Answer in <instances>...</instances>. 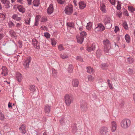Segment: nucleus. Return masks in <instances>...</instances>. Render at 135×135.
I'll list each match as a JSON object with an SVG mask.
<instances>
[{"label":"nucleus","mask_w":135,"mask_h":135,"mask_svg":"<svg viewBox=\"0 0 135 135\" xmlns=\"http://www.w3.org/2000/svg\"><path fill=\"white\" fill-rule=\"evenodd\" d=\"M103 42L104 45V51L106 54H108L111 48V43L108 39L104 40Z\"/></svg>","instance_id":"obj_1"},{"label":"nucleus","mask_w":135,"mask_h":135,"mask_svg":"<svg viewBox=\"0 0 135 135\" xmlns=\"http://www.w3.org/2000/svg\"><path fill=\"white\" fill-rule=\"evenodd\" d=\"M131 121L129 119H123L121 121L120 125L122 128L126 129L129 127L131 125Z\"/></svg>","instance_id":"obj_2"},{"label":"nucleus","mask_w":135,"mask_h":135,"mask_svg":"<svg viewBox=\"0 0 135 135\" xmlns=\"http://www.w3.org/2000/svg\"><path fill=\"white\" fill-rule=\"evenodd\" d=\"M64 99L65 104L68 106H70L73 101V99L72 96L68 94L65 95Z\"/></svg>","instance_id":"obj_3"},{"label":"nucleus","mask_w":135,"mask_h":135,"mask_svg":"<svg viewBox=\"0 0 135 135\" xmlns=\"http://www.w3.org/2000/svg\"><path fill=\"white\" fill-rule=\"evenodd\" d=\"M105 29L104 26L101 23L98 24L97 26L95 29L96 32H102Z\"/></svg>","instance_id":"obj_4"},{"label":"nucleus","mask_w":135,"mask_h":135,"mask_svg":"<svg viewBox=\"0 0 135 135\" xmlns=\"http://www.w3.org/2000/svg\"><path fill=\"white\" fill-rule=\"evenodd\" d=\"M65 13L70 15L72 13L73 11V6L72 5H70L66 7L65 9Z\"/></svg>","instance_id":"obj_5"},{"label":"nucleus","mask_w":135,"mask_h":135,"mask_svg":"<svg viewBox=\"0 0 135 135\" xmlns=\"http://www.w3.org/2000/svg\"><path fill=\"white\" fill-rule=\"evenodd\" d=\"M110 128L112 132H114L116 130L117 125L116 122L114 121L111 122L110 124Z\"/></svg>","instance_id":"obj_6"},{"label":"nucleus","mask_w":135,"mask_h":135,"mask_svg":"<svg viewBox=\"0 0 135 135\" xmlns=\"http://www.w3.org/2000/svg\"><path fill=\"white\" fill-rule=\"evenodd\" d=\"M108 128L107 127H103L100 128L99 130V132L102 135H106L108 132Z\"/></svg>","instance_id":"obj_7"},{"label":"nucleus","mask_w":135,"mask_h":135,"mask_svg":"<svg viewBox=\"0 0 135 135\" xmlns=\"http://www.w3.org/2000/svg\"><path fill=\"white\" fill-rule=\"evenodd\" d=\"M31 57H28L26 58L24 61L23 65L26 68L28 67L29 64L31 62Z\"/></svg>","instance_id":"obj_8"},{"label":"nucleus","mask_w":135,"mask_h":135,"mask_svg":"<svg viewBox=\"0 0 135 135\" xmlns=\"http://www.w3.org/2000/svg\"><path fill=\"white\" fill-rule=\"evenodd\" d=\"M80 108L81 110L84 111H86L87 110V105L86 102L83 100L80 101Z\"/></svg>","instance_id":"obj_9"},{"label":"nucleus","mask_w":135,"mask_h":135,"mask_svg":"<svg viewBox=\"0 0 135 135\" xmlns=\"http://www.w3.org/2000/svg\"><path fill=\"white\" fill-rule=\"evenodd\" d=\"M1 70L2 71L1 74L4 76H7L8 72V69L5 66H3L1 68Z\"/></svg>","instance_id":"obj_10"},{"label":"nucleus","mask_w":135,"mask_h":135,"mask_svg":"<svg viewBox=\"0 0 135 135\" xmlns=\"http://www.w3.org/2000/svg\"><path fill=\"white\" fill-rule=\"evenodd\" d=\"M51 106L48 105H45L44 108V111L45 113L46 114H48L51 111Z\"/></svg>","instance_id":"obj_11"},{"label":"nucleus","mask_w":135,"mask_h":135,"mask_svg":"<svg viewBox=\"0 0 135 135\" xmlns=\"http://www.w3.org/2000/svg\"><path fill=\"white\" fill-rule=\"evenodd\" d=\"M32 44L34 47L37 49H38L40 48V44L35 39H33L32 40Z\"/></svg>","instance_id":"obj_12"},{"label":"nucleus","mask_w":135,"mask_h":135,"mask_svg":"<svg viewBox=\"0 0 135 135\" xmlns=\"http://www.w3.org/2000/svg\"><path fill=\"white\" fill-rule=\"evenodd\" d=\"M54 11V7L52 4H51L50 5L47 10L48 14H51Z\"/></svg>","instance_id":"obj_13"},{"label":"nucleus","mask_w":135,"mask_h":135,"mask_svg":"<svg viewBox=\"0 0 135 135\" xmlns=\"http://www.w3.org/2000/svg\"><path fill=\"white\" fill-rule=\"evenodd\" d=\"M26 126L22 124L19 128V129L20 132L22 133L25 134L26 133Z\"/></svg>","instance_id":"obj_14"},{"label":"nucleus","mask_w":135,"mask_h":135,"mask_svg":"<svg viewBox=\"0 0 135 135\" xmlns=\"http://www.w3.org/2000/svg\"><path fill=\"white\" fill-rule=\"evenodd\" d=\"M96 44L94 43L90 47H87L86 50L89 52L94 50L95 49Z\"/></svg>","instance_id":"obj_15"},{"label":"nucleus","mask_w":135,"mask_h":135,"mask_svg":"<svg viewBox=\"0 0 135 135\" xmlns=\"http://www.w3.org/2000/svg\"><path fill=\"white\" fill-rule=\"evenodd\" d=\"M79 6L81 9H84L86 6V4L84 2L81 1L79 3Z\"/></svg>","instance_id":"obj_16"},{"label":"nucleus","mask_w":135,"mask_h":135,"mask_svg":"<svg viewBox=\"0 0 135 135\" xmlns=\"http://www.w3.org/2000/svg\"><path fill=\"white\" fill-rule=\"evenodd\" d=\"M79 84L78 80L76 79H74L73 80L72 84L73 86L77 87Z\"/></svg>","instance_id":"obj_17"},{"label":"nucleus","mask_w":135,"mask_h":135,"mask_svg":"<svg viewBox=\"0 0 135 135\" xmlns=\"http://www.w3.org/2000/svg\"><path fill=\"white\" fill-rule=\"evenodd\" d=\"M76 38L78 43L79 44H82L84 40V37L77 35L76 36Z\"/></svg>","instance_id":"obj_18"},{"label":"nucleus","mask_w":135,"mask_h":135,"mask_svg":"<svg viewBox=\"0 0 135 135\" xmlns=\"http://www.w3.org/2000/svg\"><path fill=\"white\" fill-rule=\"evenodd\" d=\"M31 16L30 15H28L27 17H26L25 19V23L26 25H30V22Z\"/></svg>","instance_id":"obj_19"},{"label":"nucleus","mask_w":135,"mask_h":135,"mask_svg":"<svg viewBox=\"0 0 135 135\" xmlns=\"http://www.w3.org/2000/svg\"><path fill=\"white\" fill-rule=\"evenodd\" d=\"M16 77L17 80L19 82H20L22 79V77L21 74L19 73H17L16 74Z\"/></svg>","instance_id":"obj_20"},{"label":"nucleus","mask_w":135,"mask_h":135,"mask_svg":"<svg viewBox=\"0 0 135 135\" xmlns=\"http://www.w3.org/2000/svg\"><path fill=\"white\" fill-rule=\"evenodd\" d=\"M50 41L52 46L53 47L55 46L57 43V40L54 38H51Z\"/></svg>","instance_id":"obj_21"},{"label":"nucleus","mask_w":135,"mask_h":135,"mask_svg":"<svg viewBox=\"0 0 135 135\" xmlns=\"http://www.w3.org/2000/svg\"><path fill=\"white\" fill-rule=\"evenodd\" d=\"M17 8L20 12L22 13H23L25 12V8L23 6L21 5L19 6H18Z\"/></svg>","instance_id":"obj_22"},{"label":"nucleus","mask_w":135,"mask_h":135,"mask_svg":"<svg viewBox=\"0 0 135 135\" xmlns=\"http://www.w3.org/2000/svg\"><path fill=\"white\" fill-rule=\"evenodd\" d=\"M87 72L89 73H93L94 72V70L93 68L90 67H87Z\"/></svg>","instance_id":"obj_23"},{"label":"nucleus","mask_w":135,"mask_h":135,"mask_svg":"<svg viewBox=\"0 0 135 135\" xmlns=\"http://www.w3.org/2000/svg\"><path fill=\"white\" fill-rule=\"evenodd\" d=\"M33 4L35 6H38L40 4L39 0H34L33 2Z\"/></svg>","instance_id":"obj_24"},{"label":"nucleus","mask_w":135,"mask_h":135,"mask_svg":"<svg viewBox=\"0 0 135 135\" xmlns=\"http://www.w3.org/2000/svg\"><path fill=\"white\" fill-rule=\"evenodd\" d=\"M12 18L16 21H19L21 20V18L20 17H18L17 15L16 14L12 16Z\"/></svg>","instance_id":"obj_25"},{"label":"nucleus","mask_w":135,"mask_h":135,"mask_svg":"<svg viewBox=\"0 0 135 135\" xmlns=\"http://www.w3.org/2000/svg\"><path fill=\"white\" fill-rule=\"evenodd\" d=\"M125 38L126 42L127 43H129L131 39L129 36L128 34H126L125 36Z\"/></svg>","instance_id":"obj_26"},{"label":"nucleus","mask_w":135,"mask_h":135,"mask_svg":"<svg viewBox=\"0 0 135 135\" xmlns=\"http://www.w3.org/2000/svg\"><path fill=\"white\" fill-rule=\"evenodd\" d=\"M2 3L4 4H6L7 5V7H9V1L8 0H1Z\"/></svg>","instance_id":"obj_27"},{"label":"nucleus","mask_w":135,"mask_h":135,"mask_svg":"<svg viewBox=\"0 0 135 135\" xmlns=\"http://www.w3.org/2000/svg\"><path fill=\"white\" fill-rule=\"evenodd\" d=\"M30 89L31 92L33 93L36 90V88L34 85H31L30 86Z\"/></svg>","instance_id":"obj_28"},{"label":"nucleus","mask_w":135,"mask_h":135,"mask_svg":"<svg viewBox=\"0 0 135 135\" xmlns=\"http://www.w3.org/2000/svg\"><path fill=\"white\" fill-rule=\"evenodd\" d=\"M101 10L103 11V12H105L106 11V7L105 5L102 4L100 5Z\"/></svg>","instance_id":"obj_29"},{"label":"nucleus","mask_w":135,"mask_h":135,"mask_svg":"<svg viewBox=\"0 0 135 135\" xmlns=\"http://www.w3.org/2000/svg\"><path fill=\"white\" fill-rule=\"evenodd\" d=\"M92 27V24L91 22H89L87 24L86 28L87 29L89 30H90Z\"/></svg>","instance_id":"obj_30"},{"label":"nucleus","mask_w":135,"mask_h":135,"mask_svg":"<svg viewBox=\"0 0 135 135\" xmlns=\"http://www.w3.org/2000/svg\"><path fill=\"white\" fill-rule=\"evenodd\" d=\"M87 78L88 79V81H93L94 79V78L91 75H89L88 76Z\"/></svg>","instance_id":"obj_31"},{"label":"nucleus","mask_w":135,"mask_h":135,"mask_svg":"<svg viewBox=\"0 0 135 135\" xmlns=\"http://www.w3.org/2000/svg\"><path fill=\"white\" fill-rule=\"evenodd\" d=\"M52 70L53 75L55 78H56L57 76V71L54 69H52Z\"/></svg>","instance_id":"obj_32"},{"label":"nucleus","mask_w":135,"mask_h":135,"mask_svg":"<svg viewBox=\"0 0 135 135\" xmlns=\"http://www.w3.org/2000/svg\"><path fill=\"white\" fill-rule=\"evenodd\" d=\"M73 67L71 65H70L69 66L68 71L69 73H71L73 71Z\"/></svg>","instance_id":"obj_33"},{"label":"nucleus","mask_w":135,"mask_h":135,"mask_svg":"<svg viewBox=\"0 0 135 135\" xmlns=\"http://www.w3.org/2000/svg\"><path fill=\"white\" fill-rule=\"evenodd\" d=\"M127 61L129 63L131 64L133 62L134 60L132 58L129 57L127 58Z\"/></svg>","instance_id":"obj_34"},{"label":"nucleus","mask_w":135,"mask_h":135,"mask_svg":"<svg viewBox=\"0 0 135 135\" xmlns=\"http://www.w3.org/2000/svg\"><path fill=\"white\" fill-rule=\"evenodd\" d=\"M9 33L11 36L12 37H14L16 38V34L15 32H14L13 30H11L9 31Z\"/></svg>","instance_id":"obj_35"},{"label":"nucleus","mask_w":135,"mask_h":135,"mask_svg":"<svg viewBox=\"0 0 135 135\" xmlns=\"http://www.w3.org/2000/svg\"><path fill=\"white\" fill-rule=\"evenodd\" d=\"M5 15L3 13H0V21H2L5 19Z\"/></svg>","instance_id":"obj_36"},{"label":"nucleus","mask_w":135,"mask_h":135,"mask_svg":"<svg viewBox=\"0 0 135 135\" xmlns=\"http://www.w3.org/2000/svg\"><path fill=\"white\" fill-rule=\"evenodd\" d=\"M104 24L107 23H110V19L109 18H105L104 20Z\"/></svg>","instance_id":"obj_37"},{"label":"nucleus","mask_w":135,"mask_h":135,"mask_svg":"<svg viewBox=\"0 0 135 135\" xmlns=\"http://www.w3.org/2000/svg\"><path fill=\"white\" fill-rule=\"evenodd\" d=\"M80 36L81 37H83L84 38V37L85 36L87 35L86 32L84 31H82L80 32Z\"/></svg>","instance_id":"obj_38"},{"label":"nucleus","mask_w":135,"mask_h":135,"mask_svg":"<svg viewBox=\"0 0 135 135\" xmlns=\"http://www.w3.org/2000/svg\"><path fill=\"white\" fill-rule=\"evenodd\" d=\"M105 25L107 28L108 29L110 28L112 26V24L110 23L105 24Z\"/></svg>","instance_id":"obj_39"},{"label":"nucleus","mask_w":135,"mask_h":135,"mask_svg":"<svg viewBox=\"0 0 135 135\" xmlns=\"http://www.w3.org/2000/svg\"><path fill=\"white\" fill-rule=\"evenodd\" d=\"M108 67L106 63H104L102 64L101 66V68L103 69H105Z\"/></svg>","instance_id":"obj_40"},{"label":"nucleus","mask_w":135,"mask_h":135,"mask_svg":"<svg viewBox=\"0 0 135 135\" xmlns=\"http://www.w3.org/2000/svg\"><path fill=\"white\" fill-rule=\"evenodd\" d=\"M4 114L1 112H0V120H4Z\"/></svg>","instance_id":"obj_41"},{"label":"nucleus","mask_w":135,"mask_h":135,"mask_svg":"<svg viewBox=\"0 0 135 135\" xmlns=\"http://www.w3.org/2000/svg\"><path fill=\"white\" fill-rule=\"evenodd\" d=\"M44 36L47 38H50V34L47 32H46L44 33Z\"/></svg>","instance_id":"obj_42"},{"label":"nucleus","mask_w":135,"mask_h":135,"mask_svg":"<svg viewBox=\"0 0 135 135\" xmlns=\"http://www.w3.org/2000/svg\"><path fill=\"white\" fill-rule=\"evenodd\" d=\"M68 27H73L74 26V23H68L67 24Z\"/></svg>","instance_id":"obj_43"},{"label":"nucleus","mask_w":135,"mask_h":135,"mask_svg":"<svg viewBox=\"0 0 135 135\" xmlns=\"http://www.w3.org/2000/svg\"><path fill=\"white\" fill-rule=\"evenodd\" d=\"M58 49L60 51H62L64 50V47L61 45H59L58 47Z\"/></svg>","instance_id":"obj_44"},{"label":"nucleus","mask_w":135,"mask_h":135,"mask_svg":"<svg viewBox=\"0 0 135 135\" xmlns=\"http://www.w3.org/2000/svg\"><path fill=\"white\" fill-rule=\"evenodd\" d=\"M76 60L78 61L83 62V59L80 56H77L76 57Z\"/></svg>","instance_id":"obj_45"},{"label":"nucleus","mask_w":135,"mask_h":135,"mask_svg":"<svg viewBox=\"0 0 135 135\" xmlns=\"http://www.w3.org/2000/svg\"><path fill=\"white\" fill-rule=\"evenodd\" d=\"M41 22H44L47 21V18L45 17H42L41 18L40 20Z\"/></svg>","instance_id":"obj_46"},{"label":"nucleus","mask_w":135,"mask_h":135,"mask_svg":"<svg viewBox=\"0 0 135 135\" xmlns=\"http://www.w3.org/2000/svg\"><path fill=\"white\" fill-rule=\"evenodd\" d=\"M77 128L76 126L74 125L72 127V131L73 132H75L77 131Z\"/></svg>","instance_id":"obj_47"},{"label":"nucleus","mask_w":135,"mask_h":135,"mask_svg":"<svg viewBox=\"0 0 135 135\" xmlns=\"http://www.w3.org/2000/svg\"><path fill=\"white\" fill-rule=\"evenodd\" d=\"M123 27L125 29L127 30L128 29V25L126 22H124L123 23Z\"/></svg>","instance_id":"obj_48"},{"label":"nucleus","mask_w":135,"mask_h":135,"mask_svg":"<svg viewBox=\"0 0 135 135\" xmlns=\"http://www.w3.org/2000/svg\"><path fill=\"white\" fill-rule=\"evenodd\" d=\"M107 82L108 83V85L109 87L110 88V89H113V87L112 86L111 84L110 83V80L109 79L108 80Z\"/></svg>","instance_id":"obj_49"},{"label":"nucleus","mask_w":135,"mask_h":135,"mask_svg":"<svg viewBox=\"0 0 135 135\" xmlns=\"http://www.w3.org/2000/svg\"><path fill=\"white\" fill-rule=\"evenodd\" d=\"M122 15V13L120 11H118L117 12L116 14V16L119 18H120L121 17V16Z\"/></svg>","instance_id":"obj_50"},{"label":"nucleus","mask_w":135,"mask_h":135,"mask_svg":"<svg viewBox=\"0 0 135 135\" xmlns=\"http://www.w3.org/2000/svg\"><path fill=\"white\" fill-rule=\"evenodd\" d=\"M65 1V0H57L58 3L61 4L64 3Z\"/></svg>","instance_id":"obj_51"},{"label":"nucleus","mask_w":135,"mask_h":135,"mask_svg":"<svg viewBox=\"0 0 135 135\" xmlns=\"http://www.w3.org/2000/svg\"><path fill=\"white\" fill-rule=\"evenodd\" d=\"M61 57L63 59H65L68 57V56L66 55H61Z\"/></svg>","instance_id":"obj_52"},{"label":"nucleus","mask_w":135,"mask_h":135,"mask_svg":"<svg viewBox=\"0 0 135 135\" xmlns=\"http://www.w3.org/2000/svg\"><path fill=\"white\" fill-rule=\"evenodd\" d=\"M8 23L9 26L10 27H12L14 25L13 23L11 21H9Z\"/></svg>","instance_id":"obj_53"},{"label":"nucleus","mask_w":135,"mask_h":135,"mask_svg":"<svg viewBox=\"0 0 135 135\" xmlns=\"http://www.w3.org/2000/svg\"><path fill=\"white\" fill-rule=\"evenodd\" d=\"M41 17V16L39 15H37L35 17V21L36 22H38L39 19Z\"/></svg>","instance_id":"obj_54"},{"label":"nucleus","mask_w":135,"mask_h":135,"mask_svg":"<svg viewBox=\"0 0 135 135\" xmlns=\"http://www.w3.org/2000/svg\"><path fill=\"white\" fill-rule=\"evenodd\" d=\"M129 10L133 12L134 11V8L132 7L129 6L128 7Z\"/></svg>","instance_id":"obj_55"},{"label":"nucleus","mask_w":135,"mask_h":135,"mask_svg":"<svg viewBox=\"0 0 135 135\" xmlns=\"http://www.w3.org/2000/svg\"><path fill=\"white\" fill-rule=\"evenodd\" d=\"M117 8V9L118 10H119L121 9V5L119 4V1H118V5Z\"/></svg>","instance_id":"obj_56"},{"label":"nucleus","mask_w":135,"mask_h":135,"mask_svg":"<svg viewBox=\"0 0 135 135\" xmlns=\"http://www.w3.org/2000/svg\"><path fill=\"white\" fill-rule=\"evenodd\" d=\"M119 28L117 26H115V27L114 31L116 33L119 30Z\"/></svg>","instance_id":"obj_57"},{"label":"nucleus","mask_w":135,"mask_h":135,"mask_svg":"<svg viewBox=\"0 0 135 135\" xmlns=\"http://www.w3.org/2000/svg\"><path fill=\"white\" fill-rule=\"evenodd\" d=\"M101 54V51L100 50L98 49L97 52V54L98 56H99Z\"/></svg>","instance_id":"obj_58"},{"label":"nucleus","mask_w":135,"mask_h":135,"mask_svg":"<svg viewBox=\"0 0 135 135\" xmlns=\"http://www.w3.org/2000/svg\"><path fill=\"white\" fill-rule=\"evenodd\" d=\"M109 1L112 5H114L115 4V0H109Z\"/></svg>","instance_id":"obj_59"},{"label":"nucleus","mask_w":135,"mask_h":135,"mask_svg":"<svg viewBox=\"0 0 135 135\" xmlns=\"http://www.w3.org/2000/svg\"><path fill=\"white\" fill-rule=\"evenodd\" d=\"M18 43L19 44V47L21 48L22 46V42L21 41H18Z\"/></svg>","instance_id":"obj_60"},{"label":"nucleus","mask_w":135,"mask_h":135,"mask_svg":"<svg viewBox=\"0 0 135 135\" xmlns=\"http://www.w3.org/2000/svg\"><path fill=\"white\" fill-rule=\"evenodd\" d=\"M36 131L37 133L36 135H40L41 133H42L41 132H40L39 130H37Z\"/></svg>","instance_id":"obj_61"},{"label":"nucleus","mask_w":135,"mask_h":135,"mask_svg":"<svg viewBox=\"0 0 135 135\" xmlns=\"http://www.w3.org/2000/svg\"><path fill=\"white\" fill-rule=\"evenodd\" d=\"M60 122L61 124H62L64 123V118H62L60 120Z\"/></svg>","instance_id":"obj_62"},{"label":"nucleus","mask_w":135,"mask_h":135,"mask_svg":"<svg viewBox=\"0 0 135 135\" xmlns=\"http://www.w3.org/2000/svg\"><path fill=\"white\" fill-rule=\"evenodd\" d=\"M4 37V35L0 34V42L1 41L2 38Z\"/></svg>","instance_id":"obj_63"},{"label":"nucleus","mask_w":135,"mask_h":135,"mask_svg":"<svg viewBox=\"0 0 135 135\" xmlns=\"http://www.w3.org/2000/svg\"><path fill=\"white\" fill-rule=\"evenodd\" d=\"M46 28V27L45 26H42L41 27V29L42 30H45Z\"/></svg>","instance_id":"obj_64"}]
</instances>
